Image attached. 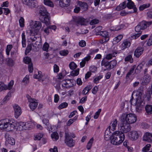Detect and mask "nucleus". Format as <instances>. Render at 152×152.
Returning a JSON list of instances; mask_svg holds the SVG:
<instances>
[{
  "instance_id": "nucleus-21",
  "label": "nucleus",
  "mask_w": 152,
  "mask_h": 152,
  "mask_svg": "<svg viewBox=\"0 0 152 152\" xmlns=\"http://www.w3.org/2000/svg\"><path fill=\"white\" fill-rule=\"evenodd\" d=\"M76 22L77 25H86L88 23V21L86 19L84 18L80 17L77 19Z\"/></svg>"
},
{
  "instance_id": "nucleus-49",
  "label": "nucleus",
  "mask_w": 152,
  "mask_h": 152,
  "mask_svg": "<svg viewBox=\"0 0 152 152\" xmlns=\"http://www.w3.org/2000/svg\"><path fill=\"white\" fill-rule=\"evenodd\" d=\"M69 53V52L67 50H61L59 52L60 55L65 56H66Z\"/></svg>"
},
{
  "instance_id": "nucleus-56",
  "label": "nucleus",
  "mask_w": 152,
  "mask_h": 152,
  "mask_svg": "<svg viewBox=\"0 0 152 152\" xmlns=\"http://www.w3.org/2000/svg\"><path fill=\"white\" fill-rule=\"evenodd\" d=\"M12 48V46L11 45H8L6 49V53L7 55H9L10 54V51Z\"/></svg>"
},
{
  "instance_id": "nucleus-55",
  "label": "nucleus",
  "mask_w": 152,
  "mask_h": 152,
  "mask_svg": "<svg viewBox=\"0 0 152 152\" xmlns=\"http://www.w3.org/2000/svg\"><path fill=\"white\" fill-rule=\"evenodd\" d=\"M109 37L103 38L102 39L99 40V43L101 44H103L107 42L109 40Z\"/></svg>"
},
{
  "instance_id": "nucleus-37",
  "label": "nucleus",
  "mask_w": 152,
  "mask_h": 152,
  "mask_svg": "<svg viewBox=\"0 0 152 152\" xmlns=\"http://www.w3.org/2000/svg\"><path fill=\"white\" fill-rule=\"evenodd\" d=\"M51 137L52 138L54 139V140L55 141L57 140L59 138L58 133L56 132H54L51 135Z\"/></svg>"
},
{
  "instance_id": "nucleus-10",
  "label": "nucleus",
  "mask_w": 152,
  "mask_h": 152,
  "mask_svg": "<svg viewBox=\"0 0 152 152\" xmlns=\"http://www.w3.org/2000/svg\"><path fill=\"white\" fill-rule=\"evenodd\" d=\"M10 121L13 123L14 122H16V126L15 127L14 129L15 128H16V127L17 126L18 127V129L19 130H27L29 128L28 124L27 123H24L23 122H20L19 123H18L17 121L14 120L12 121L10 120Z\"/></svg>"
},
{
  "instance_id": "nucleus-20",
  "label": "nucleus",
  "mask_w": 152,
  "mask_h": 152,
  "mask_svg": "<svg viewBox=\"0 0 152 152\" xmlns=\"http://www.w3.org/2000/svg\"><path fill=\"white\" fill-rule=\"evenodd\" d=\"M70 0H59L58 5L61 7H67L70 4Z\"/></svg>"
},
{
  "instance_id": "nucleus-18",
  "label": "nucleus",
  "mask_w": 152,
  "mask_h": 152,
  "mask_svg": "<svg viewBox=\"0 0 152 152\" xmlns=\"http://www.w3.org/2000/svg\"><path fill=\"white\" fill-rule=\"evenodd\" d=\"M101 64L102 66H104L106 67L107 70H110L112 69V67L111 66L110 62L104 58L102 61Z\"/></svg>"
},
{
  "instance_id": "nucleus-63",
  "label": "nucleus",
  "mask_w": 152,
  "mask_h": 152,
  "mask_svg": "<svg viewBox=\"0 0 152 152\" xmlns=\"http://www.w3.org/2000/svg\"><path fill=\"white\" fill-rule=\"evenodd\" d=\"M102 76H99L95 78L94 80V82L96 83H97L99 82V80L101 79Z\"/></svg>"
},
{
  "instance_id": "nucleus-45",
  "label": "nucleus",
  "mask_w": 152,
  "mask_h": 152,
  "mask_svg": "<svg viewBox=\"0 0 152 152\" xmlns=\"http://www.w3.org/2000/svg\"><path fill=\"white\" fill-rule=\"evenodd\" d=\"M143 65L142 64H140L137 67L135 70V73H138L142 69Z\"/></svg>"
},
{
  "instance_id": "nucleus-23",
  "label": "nucleus",
  "mask_w": 152,
  "mask_h": 152,
  "mask_svg": "<svg viewBox=\"0 0 152 152\" xmlns=\"http://www.w3.org/2000/svg\"><path fill=\"white\" fill-rule=\"evenodd\" d=\"M136 95L138 96L136 99H138V98L140 97V99L144 100L142 95L143 93V87L142 86H140L137 91H136Z\"/></svg>"
},
{
  "instance_id": "nucleus-40",
  "label": "nucleus",
  "mask_w": 152,
  "mask_h": 152,
  "mask_svg": "<svg viewBox=\"0 0 152 152\" xmlns=\"http://www.w3.org/2000/svg\"><path fill=\"white\" fill-rule=\"evenodd\" d=\"M68 105V104L66 102H63L59 105L58 108L61 109L66 108Z\"/></svg>"
},
{
  "instance_id": "nucleus-44",
  "label": "nucleus",
  "mask_w": 152,
  "mask_h": 152,
  "mask_svg": "<svg viewBox=\"0 0 152 152\" xmlns=\"http://www.w3.org/2000/svg\"><path fill=\"white\" fill-rule=\"evenodd\" d=\"M7 61L9 66H12L14 65V62L11 59L8 58L7 59Z\"/></svg>"
},
{
  "instance_id": "nucleus-1",
  "label": "nucleus",
  "mask_w": 152,
  "mask_h": 152,
  "mask_svg": "<svg viewBox=\"0 0 152 152\" xmlns=\"http://www.w3.org/2000/svg\"><path fill=\"white\" fill-rule=\"evenodd\" d=\"M125 138V135L119 131H116L113 133L111 137V143L112 144L118 145L121 144Z\"/></svg>"
},
{
  "instance_id": "nucleus-33",
  "label": "nucleus",
  "mask_w": 152,
  "mask_h": 152,
  "mask_svg": "<svg viewBox=\"0 0 152 152\" xmlns=\"http://www.w3.org/2000/svg\"><path fill=\"white\" fill-rule=\"evenodd\" d=\"M123 37V35L120 34L115 37L113 40L114 43L116 44L119 42L122 39Z\"/></svg>"
},
{
  "instance_id": "nucleus-38",
  "label": "nucleus",
  "mask_w": 152,
  "mask_h": 152,
  "mask_svg": "<svg viewBox=\"0 0 152 152\" xmlns=\"http://www.w3.org/2000/svg\"><path fill=\"white\" fill-rule=\"evenodd\" d=\"M136 67V65H134L131 68L129 72L127 74L126 78H128L129 77L130 75H131L134 72V71Z\"/></svg>"
},
{
  "instance_id": "nucleus-7",
  "label": "nucleus",
  "mask_w": 152,
  "mask_h": 152,
  "mask_svg": "<svg viewBox=\"0 0 152 152\" xmlns=\"http://www.w3.org/2000/svg\"><path fill=\"white\" fill-rule=\"evenodd\" d=\"M152 24V21H146L143 20L140 22L135 28V31H139L141 30H144Z\"/></svg>"
},
{
  "instance_id": "nucleus-12",
  "label": "nucleus",
  "mask_w": 152,
  "mask_h": 152,
  "mask_svg": "<svg viewBox=\"0 0 152 152\" xmlns=\"http://www.w3.org/2000/svg\"><path fill=\"white\" fill-rule=\"evenodd\" d=\"M128 136L131 140H135L138 138V134L137 132L136 131H132L129 133Z\"/></svg>"
},
{
  "instance_id": "nucleus-5",
  "label": "nucleus",
  "mask_w": 152,
  "mask_h": 152,
  "mask_svg": "<svg viewBox=\"0 0 152 152\" xmlns=\"http://www.w3.org/2000/svg\"><path fill=\"white\" fill-rule=\"evenodd\" d=\"M140 99V97H139L138 99H136L135 101L132 98L130 101L131 104L136 105V110L138 113H140L141 112L143 107L145 104V102L144 100Z\"/></svg>"
},
{
  "instance_id": "nucleus-43",
  "label": "nucleus",
  "mask_w": 152,
  "mask_h": 152,
  "mask_svg": "<svg viewBox=\"0 0 152 152\" xmlns=\"http://www.w3.org/2000/svg\"><path fill=\"white\" fill-rule=\"evenodd\" d=\"M6 90H7L6 85H5L3 83L0 82V91Z\"/></svg>"
},
{
  "instance_id": "nucleus-54",
  "label": "nucleus",
  "mask_w": 152,
  "mask_h": 152,
  "mask_svg": "<svg viewBox=\"0 0 152 152\" xmlns=\"http://www.w3.org/2000/svg\"><path fill=\"white\" fill-rule=\"evenodd\" d=\"M43 136V134L42 133L38 134L35 136L34 140H39Z\"/></svg>"
},
{
  "instance_id": "nucleus-11",
  "label": "nucleus",
  "mask_w": 152,
  "mask_h": 152,
  "mask_svg": "<svg viewBox=\"0 0 152 152\" xmlns=\"http://www.w3.org/2000/svg\"><path fill=\"white\" fill-rule=\"evenodd\" d=\"M23 3L27 5L30 8L33 9L37 5L36 1L32 0H22Z\"/></svg>"
},
{
  "instance_id": "nucleus-57",
  "label": "nucleus",
  "mask_w": 152,
  "mask_h": 152,
  "mask_svg": "<svg viewBox=\"0 0 152 152\" xmlns=\"http://www.w3.org/2000/svg\"><path fill=\"white\" fill-rule=\"evenodd\" d=\"M151 145L150 144H147L142 149V151L145 152H146L147 151L149 150L150 148L151 147Z\"/></svg>"
},
{
  "instance_id": "nucleus-14",
  "label": "nucleus",
  "mask_w": 152,
  "mask_h": 152,
  "mask_svg": "<svg viewBox=\"0 0 152 152\" xmlns=\"http://www.w3.org/2000/svg\"><path fill=\"white\" fill-rule=\"evenodd\" d=\"M13 108L15 117L17 118L22 113L21 108L18 105L15 104L13 106Z\"/></svg>"
},
{
  "instance_id": "nucleus-4",
  "label": "nucleus",
  "mask_w": 152,
  "mask_h": 152,
  "mask_svg": "<svg viewBox=\"0 0 152 152\" xmlns=\"http://www.w3.org/2000/svg\"><path fill=\"white\" fill-rule=\"evenodd\" d=\"M120 119L121 121H124L130 125L135 123L137 119L136 115L132 113H123L121 115Z\"/></svg>"
},
{
  "instance_id": "nucleus-50",
  "label": "nucleus",
  "mask_w": 152,
  "mask_h": 152,
  "mask_svg": "<svg viewBox=\"0 0 152 152\" xmlns=\"http://www.w3.org/2000/svg\"><path fill=\"white\" fill-rule=\"evenodd\" d=\"M77 65L74 62H72L69 64V67L71 69H74L77 67Z\"/></svg>"
},
{
  "instance_id": "nucleus-25",
  "label": "nucleus",
  "mask_w": 152,
  "mask_h": 152,
  "mask_svg": "<svg viewBox=\"0 0 152 152\" xmlns=\"http://www.w3.org/2000/svg\"><path fill=\"white\" fill-rule=\"evenodd\" d=\"M78 5L81 7L83 11H85L87 10L88 8V6L87 3L85 2H82L79 1Z\"/></svg>"
},
{
  "instance_id": "nucleus-59",
  "label": "nucleus",
  "mask_w": 152,
  "mask_h": 152,
  "mask_svg": "<svg viewBox=\"0 0 152 152\" xmlns=\"http://www.w3.org/2000/svg\"><path fill=\"white\" fill-rule=\"evenodd\" d=\"M101 111V109H99L98 110V111L95 113L94 117V119H96L98 118Z\"/></svg>"
},
{
  "instance_id": "nucleus-19",
  "label": "nucleus",
  "mask_w": 152,
  "mask_h": 152,
  "mask_svg": "<svg viewBox=\"0 0 152 152\" xmlns=\"http://www.w3.org/2000/svg\"><path fill=\"white\" fill-rule=\"evenodd\" d=\"M144 48L142 47H137L134 53V55L137 58H138L142 53Z\"/></svg>"
},
{
  "instance_id": "nucleus-48",
  "label": "nucleus",
  "mask_w": 152,
  "mask_h": 152,
  "mask_svg": "<svg viewBox=\"0 0 152 152\" xmlns=\"http://www.w3.org/2000/svg\"><path fill=\"white\" fill-rule=\"evenodd\" d=\"M19 23L21 27H23L24 26V20L23 17H21L19 20Z\"/></svg>"
},
{
  "instance_id": "nucleus-26",
  "label": "nucleus",
  "mask_w": 152,
  "mask_h": 152,
  "mask_svg": "<svg viewBox=\"0 0 152 152\" xmlns=\"http://www.w3.org/2000/svg\"><path fill=\"white\" fill-rule=\"evenodd\" d=\"M118 123V120L117 119H115L111 123V125L108 128L113 131L115 129Z\"/></svg>"
},
{
  "instance_id": "nucleus-27",
  "label": "nucleus",
  "mask_w": 152,
  "mask_h": 152,
  "mask_svg": "<svg viewBox=\"0 0 152 152\" xmlns=\"http://www.w3.org/2000/svg\"><path fill=\"white\" fill-rule=\"evenodd\" d=\"M126 1H125L123 2L121 4L118 6L117 7L116 9L117 10L119 11L125 8L126 5Z\"/></svg>"
},
{
  "instance_id": "nucleus-17",
  "label": "nucleus",
  "mask_w": 152,
  "mask_h": 152,
  "mask_svg": "<svg viewBox=\"0 0 152 152\" xmlns=\"http://www.w3.org/2000/svg\"><path fill=\"white\" fill-rule=\"evenodd\" d=\"M143 140L148 142H152V134L149 132L145 133L143 137Z\"/></svg>"
},
{
  "instance_id": "nucleus-62",
  "label": "nucleus",
  "mask_w": 152,
  "mask_h": 152,
  "mask_svg": "<svg viewBox=\"0 0 152 152\" xmlns=\"http://www.w3.org/2000/svg\"><path fill=\"white\" fill-rule=\"evenodd\" d=\"M28 69L30 72H32L33 70V64L32 63L29 64L28 65Z\"/></svg>"
},
{
  "instance_id": "nucleus-28",
  "label": "nucleus",
  "mask_w": 152,
  "mask_h": 152,
  "mask_svg": "<svg viewBox=\"0 0 152 152\" xmlns=\"http://www.w3.org/2000/svg\"><path fill=\"white\" fill-rule=\"evenodd\" d=\"M117 54V52L116 51L113 52L112 53H109L107 54L105 57V59L107 60H110L113 57L115 56Z\"/></svg>"
},
{
  "instance_id": "nucleus-3",
  "label": "nucleus",
  "mask_w": 152,
  "mask_h": 152,
  "mask_svg": "<svg viewBox=\"0 0 152 152\" xmlns=\"http://www.w3.org/2000/svg\"><path fill=\"white\" fill-rule=\"evenodd\" d=\"M16 126V122H12L8 119L0 121V128L1 129H6L7 131L12 130Z\"/></svg>"
},
{
  "instance_id": "nucleus-32",
  "label": "nucleus",
  "mask_w": 152,
  "mask_h": 152,
  "mask_svg": "<svg viewBox=\"0 0 152 152\" xmlns=\"http://www.w3.org/2000/svg\"><path fill=\"white\" fill-rule=\"evenodd\" d=\"M145 109L148 114H152V105H147L145 107Z\"/></svg>"
},
{
  "instance_id": "nucleus-47",
  "label": "nucleus",
  "mask_w": 152,
  "mask_h": 152,
  "mask_svg": "<svg viewBox=\"0 0 152 152\" xmlns=\"http://www.w3.org/2000/svg\"><path fill=\"white\" fill-rule=\"evenodd\" d=\"M79 73V69H77L75 70H73L71 72V75L75 76L77 75Z\"/></svg>"
},
{
  "instance_id": "nucleus-24",
  "label": "nucleus",
  "mask_w": 152,
  "mask_h": 152,
  "mask_svg": "<svg viewBox=\"0 0 152 152\" xmlns=\"http://www.w3.org/2000/svg\"><path fill=\"white\" fill-rule=\"evenodd\" d=\"M126 6L129 9H133L134 10L133 12H135L137 10V9L135 7L134 3L132 1H129L126 3Z\"/></svg>"
},
{
  "instance_id": "nucleus-35",
  "label": "nucleus",
  "mask_w": 152,
  "mask_h": 152,
  "mask_svg": "<svg viewBox=\"0 0 152 152\" xmlns=\"http://www.w3.org/2000/svg\"><path fill=\"white\" fill-rule=\"evenodd\" d=\"M150 6L149 3L144 4L142 5H140L139 7V10L140 11H142L144 10L149 7Z\"/></svg>"
},
{
  "instance_id": "nucleus-36",
  "label": "nucleus",
  "mask_w": 152,
  "mask_h": 152,
  "mask_svg": "<svg viewBox=\"0 0 152 152\" xmlns=\"http://www.w3.org/2000/svg\"><path fill=\"white\" fill-rule=\"evenodd\" d=\"M98 34L102 36L103 38L109 37L108 32L107 31H100L99 32Z\"/></svg>"
},
{
  "instance_id": "nucleus-30",
  "label": "nucleus",
  "mask_w": 152,
  "mask_h": 152,
  "mask_svg": "<svg viewBox=\"0 0 152 152\" xmlns=\"http://www.w3.org/2000/svg\"><path fill=\"white\" fill-rule=\"evenodd\" d=\"M22 37V47L25 48L26 46V36L24 32H23L21 35Z\"/></svg>"
},
{
  "instance_id": "nucleus-42",
  "label": "nucleus",
  "mask_w": 152,
  "mask_h": 152,
  "mask_svg": "<svg viewBox=\"0 0 152 152\" xmlns=\"http://www.w3.org/2000/svg\"><path fill=\"white\" fill-rule=\"evenodd\" d=\"M23 61L26 64H29L31 63V58L28 57H25L23 59Z\"/></svg>"
},
{
  "instance_id": "nucleus-8",
  "label": "nucleus",
  "mask_w": 152,
  "mask_h": 152,
  "mask_svg": "<svg viewBox=\"0 0 152 152\" xmlns=\"http://www.w3.org/2000/svg\"><path fill=\"white\" fill-rule=\"evenodd\" d=\"M122 121L123 122L119 126V129L120 130V132L123 133H127L131 130V126L129 124L124 121Z\"/></svg>"
},
{
  "instance_id": "nucleus-39",
  "label": "nucleus",
  "mask_w": 152,
  "mask_h": 152,
  "mask_svg": "<svg viewBox=\"0 0 152 152\" xmlns=\"http://www.w3.org/2000/svg\"><path fill=\"white\" fill-rule=\"evenodd\" d=\"M132 53L131 52L129 53V55L126 56L125 58V61H129L130 63H132L133 62V59L132 58Z\"/></svg>"
},
{
  "instance_id": "nucleus-60",
  "label": "nucleus",
  "mask_w": 152,
  "mask_h": 152,
  "mask_svg": "<svg viewBox=\"0 0 152 152\" xmlns=\"http://www.w3.org/2000/svg\"><path fill=\"white\" fill-rule=\"evenodd\" d=\"M110 130L111 129H109L108 128V129H107L105 132L104 134L107 135H110V136L112 137L113 133L112 134V133H111L110 132Z\"/></svg>"
},
{
  "instance_id": "nucleus-15",
  "label": "nucleus",
  "mask_w": 152,
  "mask_h": 152,
  "mask_svg": "<svg viewBox=\"0 0 152 152\" xmlns=\"http://www.w3.org/2000/svg\"><path fill=\"white\" fill-rule=\"evenodd\" d=\"M74 80H64L61 81L62 86L66 88H69L72 86V83Z\"/></svg>"
},
{
  "instance_id": "nucleus-9",
  "label": "nucleus",
  "mask_w": 152,
  "mask_h": 152,
  "mask_svg": "<svg viewBox=\"0 0 152 152\" xmlns=\"http://www.w3.org/2000/svg\"><path fill=\"white\" fill-rule=\"evenodd\" d=\"M65 142L69 147H73L75 145V141L73 140L70 137L69 134L67 132L65 133Z\"/></svg>"
},
{
  "instance_id": "nucleus-34",
  "label": "nucleus",
  "mask_w": 152,
  "mask_h": 152,
  "mask_svg": "<svg viewBox=\"0 0 152 152\" xmlns=\"http://www.w3.org/2000/svg\"><path fill=\"white\" fill-rule=\"evenodd\" d=\"M43 2L45 5L51 7H53L54 6L53 2L50 0H44Z\"/></svg>"
},
{
  "instance_id": "nucleus-31",
  "label": "nucleus",
  "mask_w": 152,
  "mask_h": 152,
  "mask_svg": "<svg viewBox=\"0 0 152 152\" xmlns=\"http://www.w3.org/2000/svg\"><path fill=\"white\" fill-rule=\"evenodd\" d=\"M151 80V77L149 75H145L143 78V83L145 84L148 83Z\"/></svg>"
},
{
  "instance_id": "nucleus-53",
  "label": "nucleus",
  "mask_w": 152,
  "mask_h": 152,
  "mask_svg": "<svg viewBox=\"0 0 152 152\" xmlns=\"http://www.w3.org/2000/svg\"><path fill=\"white\" fill-rule=\"evenodd\" d=\"M29 76L26 75L23 79L22 82L26 84L28 83L29 82Z\"/></svg>"
},
{
  "instance_id": "nucleus-13",
  "label": "nucleus",
  "mask_w": 152,
  "mask_h": 152,
  "mask_svg": "<svg viewBox=\"0 0 152 152\" xmlns=\"http://www.w3.org/2000/svg\"><path fill=\"white\" fill-rule=\"evenodd\" d=\"M6 141L5 144L8 145V144L11 145H14L15 144V140L12 137H11L7 133L5 136Z\"/></svg>"
},
{
  "instance_id": "nucleus-22",
  "label": "nucleus",
  "mask_w": 152,
  "mask_h": 152,
  "mask_svg": "<svg viewBox=\"0 0 152 152\" xmlns=\"http://www.w3.org/2000/svg\"><path fill=\"white\" fill-rule=\"evenodd\" d=\"M130 45V42L127 40H124L120 45V48L121 50H123L129 47Z\"/></svg>"
},
{
  "instance_id": "nucleus-16",
  "label": "nucleus",
  "mask_w": 152,
  "mask_h": 152,
  "mask_svg": "<svg viewBox=\"0 0 152 152\" xmlns=\"http://www.w3.org/2000/svg\"><path fill=\"white\" fill-rule=\"evenodd\" d=\"M28 101L30 102L29 106L31 109L33 110L37 107L38 105V103L36 102L35 99L31 98H28Z\"/></svg>"
},
{
  "instance_id": "nucleus-46",
  "label": "nucleus",
  "mask_w": 152,
  "mask_h": 152,
  "mask_svg": "<svg viewBox=\"0 0 152 152\" xmlns=\"http://www.w3.org/2000/svg\"><path fill=\"white\" fill-rule=\"evenodd\" d=\"M136 32H137V34H135L134 35H133V36H132V38L134 39H136L137 38L139 37H140V36L142 33V32L141 31Z\"/></svg>"
},
{
  "instance_id": "nucleus-41",
  "label": "nucleus",
  "mask_w": 152,
  "mask_h": 152,
  "mask_svg": "<svg viewBox=\"0 0 152 152\" xmlns=\"http://www.w3.org/2000/svg\"><path fill=\"white\" fill-rule=\"evenodd\" d=\"M94 140V138L93 137L92 138L90 139L89 141L88 142L87 145V148L88 150L90 149L92 145V143Z\"/></svg>"
},
{
  "instance_id": "nucleus-6",
  "label": "nucleus",
  "mask_w": 152,
  "mask_h": 152,
  "mask_svg": "<svg viewBox=\"0 0 152 152\" xmlns=\"http://www.w3.org/2000/svg\"><path fill=\"white\" fill-rule=\"evenodd\" d=\"M32 24L30 25V27L31 28L30 30L31 34H37L42 27V23L40 21H32Z\"/></svg>"
},
{
  "instance_id": "nucleus-61",
  "label": "nucleus",
  "mask_w": 152,
  "mask_h": 152,
  "mask_svg": "<svg viewBox=\"0 0 152 152\" xmlns=\"http://www.w3.org/2000/svg\"><path fill=\"white\" fill-rule=\"evenodd\" d=\"M99 22V20L97 19H93L90 21V24L91 25H93L98 23Z\"/></svg>"
},
{
  "instance_id": "nucleus-51",
  "label": "nucleus",
  "mask_w": 152,
  "mask_h": 152,
  "mask_svg": "<svg viewBox=\"0 0 152 152\" xmlns=\"http://www.w3.org/2000/svg\"><path fill=\"white\" fill-rule=\"evenodd\" d=\"M13 84L14 81L13 80H11L8 84V86L6 85L7 89H11L12 88Z\"/></svg>"
},
{
  "instance_id": "nucleus-64",
  "label": "nucleus",
  "mask_w": 152,
  "mask_h": 152,
  "mask_svg": "<svg viewBox=\"0 0 152 152\" xmlns=\"http://www.w3.org/2000/svg\"><path fill=\"white\" fill-rule=\"evenodd\" d=\"M86 42L83 40H81L79 43V46L82 47L86 46Z\"/></svg>"
},
{
  "instance_id": "nucleus-58",
  "label": "nucleus",
  "mask_w": 152,
  "mask_h": 152,
  "mask_svg": "<svg viewBox=\"0 0 152 152\" xmlns=\"http://www.w3.org/2000/svg\"><path fill=\"white\" fill-rule=\"evenodd\" d=\"M11 96V94L10 92L8 93L5 96L3 99V101L4 102H6L10 99Z\"/></svg>"
},
{
  "instance_id": "nucleus-52",
  "label": "nucleus",
  "mask_w": 152,
  "mask_h": 152,
  "mask_svg": "<svg viewBox=\"0 0 152 152\" xmlns=\"http://www.w3.org/2000/svg\"><path fill=\"white\" fill-rule=\"evenodd\" d=\"M49 46V45L48 43L47 42L45 43L43 46V50L46 51H48Z\"/></svg>"
},
{
  "instance_id": "nucleus-2",
  "label": "nucleus",
  "mask_w": 152,
  "mask_h": 152,
  "mask_svg": "<svg viewBox=\"0 0 152 152\" xmlns=\"http://www.w3.org/2000/svg\"><path fill=\"white\" fill-rule=\"evenodd\" d=\"M39 14L41 17V20L42 22L48 26L50 24V22L49 16V14L47 12L45 8L43 6L39 7Z\"/></svg>"
},
{
  "instance_id": "nucleus-29",
  "label": "nucleus",
  "mask_w": 152,
  "mask_h": 152,
  "mask_svg": "<svg viewBox=\"0 0 152 152\" xmlns=\"http://www.w3.org/2000/svg\"><path fill=\"white\" fill-rule=\"evenodd\" d=\"M42 77L43 76L42 75V72L40 71L38 72V74L37 75L35 74L34 75V78L38 79L39 81L42 82L43 81Z\"/></svg>"
}]
</instances>
